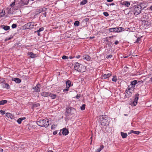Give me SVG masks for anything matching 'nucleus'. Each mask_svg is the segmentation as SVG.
Masks as SVG:
<instances>
[{"label": "nucleus", "mask_w": 152, "mask_h": 152, "mask_svg": "<svg viewBox=\"0 0 152 152\" xmlns=\"http://www.w3.org/2000/svg\"><path fill=\"white\" fill-rule=\"evenodd\" d=\"M37 123L40 126L47 128L49 125V120L47 119H40L37 121Z\"/></svg>", "instance_id": "1"}, {"label": "nucleus", "mask_w": 152, "mask_h": 152, "mask_svg": "<svg viewBox=\"0 0 152 152\" xmlns=\"http://www.w3.org/2000/svg\"><path fill=\"white\" fill-rule=\"evenodd\" d=\"M108 116L107 115H102L100 116V123L101 125L103 126H105L109 123L108 120Z\"/></svg>", "instance_id": "2"}, {"label": "nucleus", "mask_w": 152, "mask_h": 152, "mask_svg": "<svg viewBox=\"0 0 152 152\" xmlns=\"http://www.w3.org/2000/svg\"><path fill=\"white\" fill-rule=\"evenodd\" d=\"M34 26V22H29L25 24L22 27V29H31Z\"/></svg>", "instance_id": "3"}, {"label": "nucleus", "mask_w": 152, "mask_h": 152, "mask_svg": "<svg viewBox=\"0 0 152 152\" xmlns=\"http://www.w3.org/2000/svg\"><path fill=\"white\" fill-rule=\"evenodd\" d=\"M108 30L110 32L118 33L121 32L122 31H124V28L122 27H116L109 28Z\"/></svg>", "instance_id": "4"}, {"label": "nucleus", "mask_w": 152, "mask_h": 152, "mask_svg": "<svg viewBox=\"0 0 152 152\" xmlns=\"http://www.w3.org/2000/svg\"><path fill=\"white\" fill-rule=\"evenodd\" d=\"M142 10V7L140 5L134 7L133 10L134 14L135 15H138L141 13Z\"/></svg>", "instance_id": "5"}, {"label": "nucleus", "mask_w": 152, "mask_h": 152, "mask_svg": "<svg viewBox=\"0 0 152 152\" xmlns=\"http://www.w3.org/2000/svg\"><path fill=\"white\" fill-rule=\"evenodd\" d=\"M82 67H83V65L81 64L76 62L74 66L75 69V70L79 72H83V70L82 69Z\"/></svg>", "instance_id": "6"}, {"label": "nucleus", "mask_w": 152, "mask_h": 152, "mask_svg": "<svg viewBox=\"0 0 152 152\" xmlns=\"http://www.w3.org/2000/svg\"><path fill=\"white\" fill-rule=\"evenodd\" d=\"M139 94H136L134 95V99L133 102L131 104H130L131 106H135L137 103V101L139 99Z\"/></svg>", "instance_id": "7"}, {"label": "nucleus", "mask_w": 152, "mask_h": 152, "mask_svg": "<svg viewBox=\"0 0 152 152\" xmlns=\"http://www.w3.org/2000/svg\"><path fill=\"white\" fill-rule=\"evenodd\" d=\"M61 131H62V133L63 135H66L69 133L68 129L66 128H64Z\"/></svg>", "instance_id": "8"}, {"label": "nucleus", "mask_w": 152, "mask_h": 152, "mask_svg": "<svg viewBox=\"0 0 152 152\" xmlns=\"http://www.w3.org/2000/svg\"><path fill=\"white\" fill-rule=\"evenodd\" d=\"M112 75V73L111 72H110L109 73H107L104 74H103L102 75V77L104 79L107 78Z\"/></svg>", "instance_id": "9"}, {"label": "nucleus", "mask_w": 152, "mask_h": 152, "mask_svg": "<svg viewBox=\"0 0 152 152\" xmlns=\"http://www.w3.org/2000/svg\"><path fill=\"white\" fill-rule=\"evenodd\" d=\"M40 84H38L36 85V86H35L33 88V89H34L36 92H39L40 91V89L39 86H40Z\"/></svg>", "instance_id": "10"}, {"label": "nucleus", "mask_w": 152, "mask_h": 152, "mask_svg": "<svg viewBox=\"0 0 152 152\" xmlns=\"http://www.w3.org/2000/svg\"><path fill=\"white\" fill-rule=\"evenodd\" d=\"M12 81L15 82L17 83H19L21 82V80L20 78L17 77L12 78Z\"/></svg>", "instance_id": "11"}, {"label": "nucleus", "mask_w": 152, "mask_h": 152, "mask_svg": "<svg viewBox=\"0 0 152 152\" xmlns=\"http://www.w3.org/2000/svg\"><path fill=\"white\" fill-rule=\"evenodd\" d=\"M6 116L9 118L12 119L13 118V116L10 113H6Z\"/></svg>", "instance_id": "12"}, {"label": "nucleus", "mask_w": 152, "mask_h": 152, "mask_svg": "<svg viewBox=\"0 0 152 152\" xmlns=\"http://www.w3.org/2000/svg\"><path fill=\"white\" fill-rule=\"evenodd\" d=\"M49 94L50 93L45 92H42L41 93V96L44 97H46L49 96V95H50Z\"/></svg>", "instance_id": "13"}, {"label": "nucleus", "mask_w": 152, "mask_h": 152, "mask_svg": "<svg viewBox=\"0 0 152 152\" xmlns=\"http://www.w3.org/2000/svg\"><path fill=\"white\" fill-rule=\"evenodd\" d=\"M28 55L30 56V57L31 58H34L37 57V54H34L32 52H28Z\"/></svg>", "instance_id": "14"}, {"label": "nucleus", "mask_w": 152, "mask_h": 152, "mask_svg": "<svg viewBox=\"0 0 152 152\" xmlns=\"http://www.w3.org/2000/svg\"><path fill=\"white\" fill-rule=\"evenodd\" d=\"M47 9V8L45 7H43L39 9L37 11V12H39V13H41L42 12L45 11Z\"/></svg>", "instance_id": "15"}, {"label": "nucleus", "mask_w": 152, "mask_h": 152, "mask_svg": "<svg viewBox=\"0 0 152 152\" xmlns=\"http://www.w3.org/2000/svg\"><path fill=\"white\" fill-rule=\"evenodd\" d=\"M83 58L87 61H89L91 60V57L87 55H85L83 56Z\"/></svg>", "instance_id": "16"}, {"label": "nucleus", "mask_w": 152, "mask_h": 152, "mask_svg": "<svg viewBox=\"0 0 152 152\" xmlns=\"http://www.w3.org/2000/svg\"><path fill=\"white\" fill-rule=\"evenodd\" d=\"M26 119L25 117H23L19 118L17 120V122L19 124H20L21 121L23 120Z\"/></svg>", "instance_id": "17"}, {"label": "nucleus", "mask_w": 152, "mask_h": 152, "mask_svg": "<svg viewBox=\"0 0 152 152\" xmlns=\"http://www.w3.org/2000/svg\"><path fill=\"white\" fill-rule=\"evenodd\" d=\"M49 96L53 99H55L57 95L56 94L50 93Z\"/></svg>", "instance_id": "18"}, {"label": "nucleus", "mask_w": 152, "mask_h": 152, "mask_svg": "<svg viewBox=\"0 0 152 152\" xmlns=\"http://www.w3.org/2000/svg\"><path fill=\"white\" fill-rule=\"evenodd\" d=\"M131 83V85L133 88L135 87V85L137 84V81L135 80L132 81Z\"/></svg>", "instance_id": "19"}, {"label": "nucleus", "mask_w": 152, "mask_h": 152, "mask_svg": "<svg viewBox=\"0 0 152 152\" xmlns=\"http://www.w3.org/2000/svg\"><path fill=\"white\" fill-rule=\"evenodd\" d=\"M121 136L123 138H126L127 136V135L126 133L121 132Z\"/></svg>", "instance_id": "20"}, {"label": "nucleus", "mask_w": 152, "mask_h": 152, "mask_svg": "<svg viewBox=\"0 0 152 152\" xmlns=\"http://www.w3.org/2000/svg\"><path fill=\"white\" fill-rule=\"evenodd\" d=\"M2 28L4 30L6 31H7L9 30L10 28V26H4V25H3L1 26Z\"/></svg>", "instance_id": "21"}, {"label": "nucleus", "mask_w": 152, "mask_h": 152, "mask_svg": "<svg viewBox=\"0 0 152 152\" xmlns=\"http://www.w3.org/2000/svg\"><path fill=\"white\" fill-rule=\"evenodd\" d=\"M140 132L139 131H135L134 130H131L130 131V133H129V134H130L131 133H133L134 134H139L140 133Z\"/></svg>", "instance_id": "22"}, {"label": "nucleus", "mask_w": 152, "mask_h": 152, "mask_svg": "<svg viewBox=\"0 0 152 152\" xmlns=\"http://www.w3.org/2000/svg\"><path fill=\"white\" fill-rule=\"evenodd\" d=\"M66 86L68 87V88H69L71 86V82L70 80H68L66 81Z\"/></svg>", "instance_id": "23"}, {"label": "nucleus", "mask_w": 152, "mask_h": 152, "mask_svg": "<svg viewBox=\"0 0 152 152\" xmlns=\"http://www.w3.org/2000/svg\"><path fill=\"white\" fill-rule=\"evenodd\" d=\"M7 100H2L0 101V105H4L7 103Z\"/></svg>", "instance_id": "24"}, {"label": "nucleus", "mask_w": 152, "mask_h": 152, "mask_svg": "<svg viewBox=\"0 0 152 152\" xmlns=\"http://www.w3.org/2000/svg\"><path fill=\"white\" fill-rule=\"evenodd\" d=\"M88 2L87 0H84L82 1H81L80 3V4L81 5H83L86 4Z\"/></svg>", "instance_id": "25"}, {"label": "nucleus", "mask_w": 152, "mask_h": 152, "mask_svg": "<svg viewBox=\"0 0 152 152\" xmlns=\"http://www.w3.org/2000/svg\"><path fill=\"white\" fill-rule=\"evenodd\" d=\"M124 4L126 7H129L130 5V3L128 1H125L124 2Z\"/></svg>", "instance_id": "26"}, {"label": "nucleus", "mask_w": 152, "mask_h": 152, "mask_svg": "<svg viewBox=\"0 0 152 152\" xmlns=\"http://www.w3.org/2000/svg\"><path fill=\"white\" fill-rule=\"evenodd\" d=\"M72 109L71 108H66V112L67 113H70Z\"/></svg>", "instance_id": "27"}, {"label": "nucleus", "mask_w": 152, "mask_h": 152, "mask_svg": "<svg viewBox=\"0 0 152 152\" xmlns=\"http://www.w3.org/2000/svg\"><path fill=\"white\" fill-rule=\"evenodd\" d=\"M44 29V28L42 27V28H40L39 29L37 30V31H35V33H36V32L37 33L40 32V31H43Z\"/></svg>", "instance_id": "28"}, {"label": "nucleus", "mask_w": 152, "mask_h": 152, "mask_svg": "<svg viewBox=\"0 0 152 152\" xmlns=\"http://www.w3.org/2000/svg\"><path fill=\"white\" fill-rule=\"evenodd\" d=\"M127 89L128 90L129 92L131 94H132V89H131V88L130 87V86H129L128 87Z\"/></svg>", "instance_id": "29"}, {"label": "nucleus", "mask_w": 152, "mask_h": 152, "mask_svg": "<svg viewBox=\"0 0 152 152\" xmlns=\"http://www.w3.org/2000/svg\"><path fill=\"white\" fill-rule=\"evenodd\" d=\"M80 24V22L78 21H76L74 23V25L75 26H79Z\"/></svg>", "instance_id": "30"}, {"label": "nucleus", "mask_w": 152, "mask_h": 152, "mask_svg": "<svg viewBox=\"0 0 152 152\" xmlns=\"http://www.w3.org/2000/svg\"><path fill=\"white\" fill-rule=\"evenodd\" d=\"M117 80V77L116 76H113L112 79V81L113 82H115Z\"/></svg>", "instance_id": "31"}, {"label": "nucleus", "mask_w": 152, "mask_h": 152, "mask_svg": "<svg viewBox=\"0 0 152 152\" xmlns=\"http://www.w3.org/2000/svg\"><path fill=\"white\" fill-rule=\"evenodd\" d=\"M4 88H6L7 89H8L10 88V86L7 83H5L4 84Z\"/></svg>", "instance_id": "32"}, {"label": "nucleus", "mask_w": 152, "mask_h": 152, "mask_svg": "<svg viewBox=\"0 0 152 152\" xmlns=\"http://www.w3.org/2000/svg\"><path fill=\"white\" fill-rule=\"evenodd\" d=\"M40 104L39 103H34L33 105V107H38L39 106Z\"/></svg>", "instance_id": "33"}, {"label": "nucleus", "mask_w": 152, "mask_h": 152, "mask_svg": "<svg viewBox=\"0 0 152 152\" xmlns=\"http://www.w3.org/2000/svg\"><path fill=\"white\" fill-rule=\"evenodd\" d=\"M86 105L85 104H83L80 107V109L82 110H83L85 109Z\"/></svg>", "instance_id": "34"}, {"label": "nucleus", "mask_w": 152, "mask_h": 152, "mask_svg": "<svg viewBox=\"0 0 152 152\" xmlns=\"http://www.w3.org/2000/svg\"><path fill=\"white\" fill-rule=\"evenodd\" d=\"M62 58L64 59H68L69 58L68 56H63L62 57Z\"/></svg>", "instance_id": "35"}, {"label": "nucleus", "mask_w": 152, "mask_h": 152, "mask_svg": "<svg viewBox=\"0 0 152 152\" xmlns=\"http://www.w3.org/2000/svg\"><path fill=\"white\" fill-rule=\"evenodd\" d=\"M104 15L106 17H107L109 15V14L107 12H104L103 13Z\"/></svg>", "instance_id": "36"}, {"label": "nucleus", "mask_w": 152, "mask_h": 152, "mask_svg": "<svg viewBox=\"0 0 152 152\" xmlns=\"http://www.w3.org/2000/svg\"><path fill=\"white\" fill-rule=\"evenodd\" d=\"M17 27V25L15 24H13L12 26V27L13 28H14Z\"/></svg>", "instance_id": "37"}, {"label": "nucleus", "mask_w": 152, "mask_h": 152, "mask_svg": "<svg viewBox=\"0 0 152 152\" xmlns=\"http://www.w3.org/2000/svg\"><path fill=\"white\" fill-rule=\"evenodd\" d=\"M0 113L2 115H3L5 114V112L3 110H0Z\"/></svg>", "instance_id": "38"}, {"label": "nucleus", "mask_w": 152, "mask_h": 152, "mask_svg": "<svg viewBox=\"0 0 152 152\" xmlns=\"http://www.w3.org/2000/svg\"><path fill=\"white\" fill-rule=\"evenodd\" d=\"M112 56H113L112 55L110 54V55L107 56L106 57V58H112Z\"/></svg>", "instance_id": "39"}, {"label": "nucleus", "mask_w": 152, "mask_h": 152, "mask_svg": "<svg viewBox=\"0 0 152 152\" xmlns=\"http://www.w3.org/2000/svg\"><path fill=\"white\" fill-rule=\"evenodd\" d=\"M140 38L139 37H138L137 38V40H136V42H135L137 43H139V41L140 40Z\"/></svg>", "instance_id": "40"}, {"label": "nucleus", "mask_w": 152, "mask_h": 152, "mask_svg": "<svg viewBox=\"0 0 152 152\" xmlns=\"http://www.w3.org/2000/svg\"><path fill=\"white\" fill-rule=\"evenodd\" d=\"M80 94H77L76 96V98L77 99H78L80 97Z\"/></svg>", "instance_id": "41"}, {"label": "nucleus", "mask_w": 152, "mask_h": 152, "mask_svg": "<svg viewBox=\"0 0 152 152\" xmlns=\"http://www.w3.org/2000/svg\"><path fill=\"white\" fill-rule=\"evenodd\" d=\"M125 92H126V94H129V95H131V94H130L129 93L128 90H127V89H126V91H125Z\"/></svg>", "instance_id": "42"}, {"label": "nucleus", "mask_w": 152, "mask_h": 152, "mask_svg": "<svg viewBox=\"0 0 152 152\" xmlns=\"http://www.w3.org/2000/svg\"><path fill=\"white\" fill-rule=\"evenodd\" d=\"M104 146L103 145H101L100 146V148H99V149H101V150L104 148Z\"/></svg>", "instance_id": "43"}, {"label": "nucleus", "mask_w": 152, "mask_h": 152, "mask_svg": "<svg viewBox=\"0 0 152 152\" xmlns=\"http://www.w3.org/2000/svg\"><path fill=\"white\" fill-rule=\"evenodd\" d=\"M15 2H13L12 4H10V6L11 7H13L15 5Z\"/></svg>", "instance_id": "44"}, {"label": "nucleus", "mask_w": 152, "mask_h": 152, "mask_svg": "<svg viewBox=\"0 0 152 152\" xmlns=\"http://www.w3.org/2000/svg\"><path fill=\"white\" fill-rule=\"evenodd\" d=\"M57 131H55L53 132V135H56V134H57Z\"/></svg>", "instance_id": "45"}, {"label": "nucleus", "mask_w": 152, "mask_h": 152, "mask_svg": "<svg viewBox=\"0 0 152 152\" xmlns=\"http://www.w3.org/2000/svg\"><path fill=\"white\" fill-rule=\"evenodd\" d=\"M12 38V37H9L8 38H7L5 39V41H6L7 40H10Z\"/></svg>", "instance_id": "46"}, {"label": "nucleus", "mask_w": 152, "mask_h": 152, "mask_svg": "<svg viewBox=\"0 0 152 152\" xmlns=\"http://www.w3.org/2000/svg\"><path fill=\"white\" fill-rule=\"evenodd\" d=\"M118 43H119L118 41H117H117H116L115 42H114V44H115V45H116L118 44Z\"/></svg>", "instance_id": "47"}, {"label": "nucleus", "mask_w": 152, "mask_h": 152, "mask_svg": "<svg viewBox=\"0 0 152 152\" xmlns=\"http://www.w3.org/2000/svg\"><path fill=\"white\" fill-rule=\"evenodd\" d=\"M101 151V149H98L95 152H100Z\"/></svg>", "instance_id": "48"}, {"label": "nucleus", "mask_w": 152, "mask_h": 152, "mask_svg": "<svg viewBox=\"0 0 152 152\" xmlns=\"http://www.w3.org/2000/svg\"><path fill=\"white\" fill-rule=\"evenodd\" d=\"M43 15L45 17H46L47 14H46V12H45L44 13H43Z\"/></svg>", "instance_id": "49"}, {"label": "nucleus", "mask_w": 152, "mask_h": 152, "mask_svg": "<svg viewBox=\"0 0 152 152\" xmlns=\"http://www.w3.org/2000/svg\"><path fill=\"white\" fill-rule=\"evenodd\" d=\"M68 90L67 89H63V91L64 92H65V91H68Z\"/></svg>", "instance_id": "50"}, {"label": "nucleus", "mask_w": 152, "mask_h": 152, "mask_svg": "<svg viewBox=\"0 0 152 152\" xmlns=\"http://www.w3.org/2000/svg\"><path fill=\"white\" fill-rule=\"evenodd\" d=\"M80 55H78V56H77L76 57V58H80Z\"/></svg>", "instance_id": "51"}, {"label": "nucleus", "mask_w": 152, "mask_h": 152, "mask_svg": "<svg viewBox=\"0 0 152 152\" xmlns=\"http://www.w3.org/2000/svg\"><path fill=\"white\" fill-rule=\"evenodd\" d=\"M107 1L108 2H111L113 1V0H107Z\"/></svg>", "instance_id": "52"}, {"label": "nucleus", "mask_w": 152, "mask_h": 152, "mask_svg": "<svg viewBox=\"0 0 152 152\" xmlns=\"http://www.w3.org/2000/svg\"><path fill=\"white\" fill-rule=\"evenodd\" d=\"M149 50L151 52H152V47H150L149 48Z\"/></svg>", "instance_id": "53"}, {"label": "nucleus", "mask_w": 152, "mask_h": 152, "mask_svg": "<svg viewBox=\"0 0 152 152\" xmlns=\"http://www.w3.org/2000/svg\"><path fill=\"white\" fill-rule=\"evenodd\" d=\"M115 4L114 3H112L111 4H110V5H115Z\"/></svg>", "instance_id": "54"}, {"label": "nucleus", "mask_w": 152, "mask_h": 152, "mask_svg": "<svg viewBox=\"0 0 152 152\" xmlns=\"http://www.w3.org/2000/svg\"><path fill=\"white\" fill-rule=\"evenodd\" d=\"M150 9L152 11V5L150 7Z\"/></svg>", "instance_id": "55"}, {"label": "nucleus", "mask_w": 152, "mask_h": 152, "mask_svg": "<svg viewBox=\"0 0 152 152\" xmlns=\"http://www.w3.org/2000/svg\"><path fill=\"white\" fill-rule=\"evenodd\" d=\"M95 37L94 36H93V37H90V39H93Z\"/></svg>", "instance_id": "56"}, {"label": "nucleus", "mask_w": 152, "mask_h": 152, "mask_svg": "<svg viewBox=\"0 0 152 152\" xmlns=\"http://www.w3.org/2000/svg\"><path fill=\"white\" fill-rule=\"evenodd\" d=\"M73 58V57H72V56H70L69 57V58L70 59H72V58Z\"/></svg>", "instance_id": "57"}, {"label": "nucleus", "mask_w": 152, "mask_h": 152, "mask_svg": "<svg viewBox=\"0 0 152 152\" xmlns=\"http://www.w3.org/2000/svg\"><path fill=\"white\" fill-rule=\"evenodd\" d=\"M38 33V35L39 36H40L41 35L40 34V32L37 33Z\"/></svg>", "instance_id": "58"}, {"label": "nucleus", "mask_w": 152, "mask_h": 152, "mask_svg": "<svg viewBox=\"0 0 152 152\" xmlns=\"http://www.w3.org/2000/svg\"><path fill=\"white\" fill-rule=\"evenodd\" d=\"M68 88V86H66V89H67L69 91V88Z\"/></svg>", "instance_id": "59"}, {"label": "nucleus", "mask_w": 152, "mask_h": 152, "mask_svg": "<svg viewBox=\"0 0 152 152\" xmlns=\"http://www.w3.org/2000/svg\"><path fill=\"white\" fill-rule=\"evenodd\" d=\"M114 36H110V37H109V38H112Z\"/></svg>", "instance_id": "60"}, {"label": "nucleus", "mask_w": 152, "mask_h": 152, "mask_svg": "<svg viewBox=\"0 0 152 152\" xmlns=\"http://www.w3.org/2000/svg\"><path fill=\"white\" fill-rule=\"evenodd\" d=\"M48 152H53V151L52 150L49 151Z\"/></svg>", "instance_id": "61"}, {"label": "nucleus", "mask_w": 152, "mask_h": 152, "mask_svg": "<svg viewBox=\"0 0 152 152\" xmlns=\"http://www.w3.org/2000/svg\"><path fill=\"white\" fill-rule=\"evenodd\" d=\"M1 151H3V149H1V150H0Z\"/></svg>", "instance_id": "62"}, {"label": "nucleus", "mask_w": 152, "mask_h": 152, "mask_svg": "<svg viewBox=\"0 0 152 152\" xmlns=\"http://www.w3.org/2000/svg\"><path fill=\"white\" fill-rule=\"evenodd\" d=\"M58 134H59V135H61V133H60V132H59V133Z\"/></svg>", "instance_id": "63"}, {"label": "nucleus", "mask_w": 152, "mask_h": 152, "mask_svg": "<svg viewBox=\"0 0 152 152\" xmlns=\"http://www.w3.org/2000/svg\"><path fill=\"white\" fill-rule=\"evenodd\" d=\"M151 81L152 82V76L151 77Z\"/></svg>", "instance_id": "64"}]
</instances>
